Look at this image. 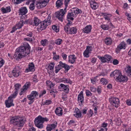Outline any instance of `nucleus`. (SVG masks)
Returning <instances> with one entry per match:
<instances>
[{
  "instance_id": "nucleus-1",
  "label": "nucleus",
  "mask_w": 131,
  "mask_h": 131,
  "mask_svg": "<svg viewBox=\"0 0 131 131\" xmlns=\"http://www.w3.org/2000/svg\"><path fill=\"white\" fill-rule=\"evenodd\" d=\"M30 47L27 43H25L23 46L16 49L14 56L17 60H19L25 57L30 52Z\"/></svg>"
},
{
  "instance_id": "nucleus-2",
  "label": "nucleus",
  "mask_w": 131,
  "mask_h": 131,
  "mask_svg": "<svg viewBox=\"0 0 131 131\" xmlns=\"http://www.w3.org/2000/svg\"><path fill=\"white\" fill-rule=\"evenodd\" d=\"M10 122L13 124L16 129H18L21 128L24 124L23 119L19 116L13 117L10 120Z\"/></svg>"
},
{
  "instance_id": "nucleus-3",
  "label": "nucleus",
  "mask_w": 131,
  "mask_h": 131,
  "mask_svg": "<svg viewBox=\"0 0 131 131\" xmlns=\"http://www.w3.org/2000/svg\"><path fill=\"white\" fill-rule=\"evenodd\" d=\"M48 119L46 118H43L40 115L37 117L34 121V123L35 126L38 128L41 129L43 127V124L44 122H47Z\"/></svg>"
},
{
  "instance_id": "nucleus-4",
  "label": "nucleus",
  "mask_w": 131,
  "mask_h": 131,
  "mask_svg": "<svg viewBox=\"0 0 131 131\" xmlns=\"http://www.w3.org/2000/svg\"><path fill=\"white\" fill-rule=\"evenodd\" d=\"M51 17L48 16L47 19H45L44 21L41 22L40 23V29L42 30L45 29L47 26L50 25L51 23V20H50Z\"/></svg>"
},
{
  "instance_id": "nucleus-5",
  "label": "nucleus",
  "mask_w": 131,
  "mask_h": 131,
  "mask_svg": "<svg viewBox=\"0 0 131 131\" xmlns=\"http://www.w3.org/2000/svg\"><path fill=\"white\" fill-rule=\"evenodd\" d=\"M67 7H65L64 10L62 9H61L59 11H58L55 13L56 17L61 22L63 21L64 15L67 12L66 8Z\"/></svg>"
},
{
  "instance_id": "nucleus-6",
  "label": "nucleus",
  "mask_w": 131,
  "mask_h": 131,
  "mask_svg": "<svg viewBox=\"0 0 131 131\" xmlns=\"http://www.w3.org/2000/svg\"><path fill=\"white\" fill-rule=\"evenodd\" d=\"M109 101L111 104L116 107H118L119 103V99L116 97H111L110 98Z\"/></svg>"
},
{
  "instance_id": "nucleus-7",
  "label": "nucleus",
  "mask_w": 131,
  "mask_h": 131,
  "mask_svg": "<svg viewBox=\"0 0 131 131\" xmlns=\"http://www.w3.org/2000/svg\"><path fill=\"white\" fill-rule=\"evenodd\" d=\"M13 96H12V95H11L8 97V100L5 101V103L7 107L9 108L12 106H14V104L13 103V100L12 99L15 98V97H14Z\"/></svg>"
},
{
  "instance_id": "nucleus-8",
  "label": "nucleus",
  "mask_w": 131,
  "mask_h": 131,
  "mask_svg": "<svg viewBox=\"0 0 131 131\" xmlns=\"http://www.w3.org/2000/svg\"><path fill=\"white\" fill-rule=\"evenodd\" d=\"M21 68L19 67L16 66L12 71L13 76L15 77H17L20 73Z\"/></svg>"
},
{
  "instance_id": "nucleus-9",
  "label": "nucleus",
  "mask_w": 131,
  "mask_h": 131,
  "mask_svg": "<svg viewBox=\"0 0 131 131\" xmlns=\"http://www.w3.org/2000/svg\"><path fill=\"white\" fill-rule=\"evenodd\" d=\"M59 64L58 65V67H61V68L62 69V68H64L65 72H67L70 68L69 66L65 63H63L61 61L59 62Z\"/></svg>"
},
{
  "instance_id": "nucleus-10",
  "label": "nucleus",
  "mask_w": 131,
  "mask_h": 131,
  "mask_svg": "<svg viewBox=\"0 0 131 131\" xmlns=\"http://www.w3.org/2000/svg\"><path fill=\"white\" fill-rule=\"evenodd\" d=\"M126 44L124 41L121 42L117 46L116 49V52H119L120 50L122 49H125L126 48Z\"/></svg>"
},
{
  "instance_id": "nucleus-11",
  "label": "nucleus",
  "mask_w": 131,
  "mask_h": 131,
  "mask_svg": "<svg viewBox=\"0 0 131 131\" xmlns=\"http://www.w3.org/2000/svg\"><path fill=\"white\" fill-rule=\"evenodd\" d=\"M121 73L119 70H115L111 73L110 75L111 77H114L115 78H116V80L119 78L120 75H121Z\"/></svg>"
},
{
  "instance_id": "nucleus-12",
  "label": "nucleus",
  "mask_w": 131,
  "mask_h": 131,
  "mask_svg": "<svg viewBox=\"0 0 131 131\" xmlns=\"http://www.w3.org/2000/svg\"><path fill=\"white\" fill-rule=\"evenodd\" d=\"M35 70L34 65L32 62L29 63L28 65V68L26 69L25 70L26 72L29 71H34Z\"/></svg>"
},
{
  "instance_id": "nucleus-13",
  "label": "nucleus",
  "mask_w": 131,
  "mask_h": 131,
  "mask_svg": "<svg viewBox=\"0 0 131 131\" xmlns=\"http://www.w3.org/2000/svg\"><path fill=\"white\" fill-rule=\"evenodd\" d=\"M128 78L127 77L125 76L122 75L121 74L118 78H117L116 80L117 81L120 82H126L127 81Z\"/></svg>"
},
{
  "instance_id": "nucleus-14",
  "label": "nucleus",
  "mask_w": 131,
  "mask_h": 131,
  "mask_svg": "<svg viewBox=\"0 0 131 131\" xmlns=\"http://www.w3.org/2000/svg\"><path fill=\"white\" fill-rule=\"evenodd\" d=\"M57 125V122L56 124H48L46 127L47 131H51V130L53 129L56 127Z\"/></svg>"
},
{
  "instance_id": "nucleus-15",
  "label": "nucleus",
  "mask_w": 131,
  "mask_h": 131,
  "mask_svg": "<svg viewBox=\"0 0 131 131\" xmlns=\"http://www.w3.org/2000/svg\"><path fill=\"white\" fill-rule=\"evenodd\" d=\"M27 12V9L26 7H21L19 10V15H25Z\"/></svg>"
},
{
  "instance_id": "nucleus-16",
  "label": "nucleus",
  "mask_w": 131,
  "mask_h": 131,
  "mask_svg": "<svg viewBox=\"0 0 131 131\" xmlns=\"http://www.w3.org/2000/svg\"><path fill=\"white\" fill-rule=\"evenodd\" d=\"M21 85L19 83H17L14 85V87L15 88V91L13 94L11 95L12 96H13L14 97H16L17 94L18 93V90H19V88L21 87Z\"/></svg>"
},
{
  "instance_id": "nucleus-17",
  "label": "nucleus",
  "mask_w": 131,
  "mask_h": 131,
  "mask_svg": "<svg viewBox=\"0 0 131 131\" xmlns=\"http://www.w3.org/2000/svg\"><path fill=\"white\" fill-rule=\"evenodd\" d=\"M90 2L91 7L92 9L95 10L98 7V4L94 1V0H90Z\"/></svg>"
},
{
  "instance_id": "nucleus-18",
  "label": "nucleus",
  "mask_w": 131,
  "mask_h": 131,
  "mask_svg": "<svg viewBox=\"0 0 131 131\" xmlns=\"http://www.w3.org/2000/svg\"><path fill=\"white\" fill-rule=\"evenodd\" d=\"M77 58L74 55H70L69 56L68 62L71 64L74 63Z\"/></svg>"
},
{
  "instance_id": "nucleus-19",
  "label": "nucleus",
  "mask_w": 131,
  "mask_h": 131,
  "mask_svg": "<svg viewBox=\"0 0 131 131\" xmlns=\"http://www.w3.org/2000/svg\"><path fill=\"white\" fill-rule=\"evenodd\" d=\"M60 88L63 89V91L66 93H68L69 91V86L68 85H66L63 84H61L60 85Z\"/></svg>"
},
{
  "instance_id": "nucleus-20",
  "label": "nucleus",
  "mask_w": 131,
  "mask_h": 131,
  "mask_svg": "<svg viewBox=\"0 0 131 131\" xmlns=\"http://www.w3.org/2000/svg\"><path fill=\"white\" fill-rule=\"evenodd\" d=\"M74 115L76 118H78L80 117L81 116V111L78 108H75L74 111Z\"/></svg>"
},
{
  "instance_id": "nucleus-21",
  "label": "nucleus",
  "mask_w": 131,
  "mask_h": 131,
  "mask_svg": "<svg viewBox=\"0 0 131 131\" xmlns=\"http://www.w3.org/2000/svg\"><path fill=\"white\" fill-rule=\"evenodd\" d=\"M30 85V83L29 82H27L25 83L24 85L23 86V88L21 90L20 92L19 93V94L21 95L22 94V93L23 92L25 91L29 88Z\"/></svg>"
},
{
  "instance_id": "nucleus-22",
  "label": "nucleus",
  "mask_w": 131,
  "mask_h": 131,
  "mask_svg": "<svg viewBox=\"0 0 131 131\" xmlns=\"http://www.w3.org/2000/svg\"><path fill=\"white\" fill-rule=\"evenodd\" d=\"M78 102L81 103V105H82V103L84 101V97L83 95V93L81 92L79 94L78 97ZM80 105H81V104H80Z\"/></svg>"
},
{
  "instance_id": "nucleus-23",
  "label": "nucleus",
  "mask_w": 131,
  "mask_h": 131,
  "mask_svg": "<svg viewBox=\"0 0 131 131\" xmlns=\"http://www.w3.org/2000/svg\"><path fill=\"white\" fill-rule=\"evenodd\" d=\"M71 12L73 13L74 15L79 14L81 13H82V11L81 10L77 8H72L71 10Z\"/></svg>"
},
{
  "instance_id": "nucleus-24",
  "label": "nucleus",
  "mask_w": 131,
  "mask_h": 131,
  "mask_svg": "<svg viewBox=\"0 0 131 131\" xmlns=\"http://www.w3.org/2000/svg\"><path fill=\"white\" fill-rule=\"evenodd\" d=\"M23 23L21 22H20L18 25H18H16L15 27H14L12 28V30L10 31V33H13L17 29H20L23 26Z\"/></svg>"
},
{
  "instance_id": "nucleus-25",
  "label": "nucleus",
  "mask_w": 131,
  "mask_h": 131,
  "mask_svg": "<svg viewBox=\"0 0 131 131\" xmlns=\"http://www.w3.org/2000/svg\"><path fill=\"white\" fill-rule=\"evenodd\" d=\"M92 28L91 26L90 25L87 26L83 29V31L85 33H88L91 31Z\"/></svg>"
},
{
  "instance_id": "nucleus-26",
  "label": "nucleus",
  "mask_w": 131,
  "mask_h": 131,
  "mask_svg": "<svg viewBox=\"0 0 131 131\" xmlns=\"http://www.w3.org/2000/svg\"><path fill=\"white\" fill-rule=\"evenodd\" d=\"M33 21L32 22V25H35L36 26H38L41 22L40 20L36 17L34 18Z\"/></svg>"
},
{
  "instance_id": "nucleus-27",
  "label": "nucleus",
  "mask_w": 131,
  "mask_h": 131,
  "mask_svg": "<svg viewBox=\"0 0 131 131\" xmlns=\"http://www.w3.org/2000/svg\"><path fill=\"white\" fill-rule=\"evenodd\" d=\"M55 113L58 116H61L62 114V110L60 107L57 108L55 111Z\"/></svg>"
},
{
  "instance_id": "nucleus-28",
  "label": "nucleus",
  "mask_w": 131,
  "mask_h": 131,
  "mask_svg": "<svg viewBox=\"0 0 131 131\" xmlns=\"http://www.w3.org/2000/svg\"><path fill=\"white\" fill-rule=\"evenodd\" d=\"M63 0H58L56 2V6L57 8H59L61 7L63 4L62 2Z\"/></svg>"
},
{
  "instance_id": "nucleus-29",
  "label": "nucleus",
  "mask_w": 131,
  "mask_h": 131,
  "mask_svg": "<svg viewBox=\"0 0 131 131\" xmlns=\"http://www.w3.org/2000/svg\"><path fill=\"white\" fill-rule=\"evenodd\" d=\"M75 16L73 13L71 12V13H69L67 15V19H69L71 20H73L74 19L73 17H75Z\"/></svg>"
},
{
  "instance_id": "nucleus-30",
  "label": "nucleus",
  "mask_w": 131,
  "mask_h": 131,
  "mask_svg": "<svg viewBox=\"0 0 131 131\" xmlns=\"http://www.w3.org/2000/svg\"><path fill=\"white\" fill-rule=\"evenodd\" d=\"M49 0H40V3H41L42 7H45L47 3H48Z\"/></svg>"
},
{
  "instance_id": "nucleus-31",
  "label": "nucleus",
  "mask_w": 131,
  "mask_h": 131,
  "mask_svg": "<svg viewBox=\"0 0 131 131\" xmlns=\"http://www.w3.org/2000/svg\"><path fill=\"white\" fill-rule=\"evenodd\" d=\"M125 71L128 75L130 77L131 76V66H128L125 69Z\"/></svg>"
},
{
  "instance_id": "nucleus-32",
  "label": "nucleus",
  "mask_w": 131,
  "mask_h": 131,
  "mask_svg": "<svg viewBox=\"0 0 131 131\" xmlns=\"http://www.w3.org/2000/svg\"><path fill=\"white\" fill-rule=\"evenodd\" d=\"M77 31V29L75 27H72L70 29V32L69 33L71 34H74L76 33Z\"/></svg>"
},
{
  "instance_id": "nucleus-33",
  "label": "nucleus",
  "mask_w": 131,
  "mask_h": 131,
  "mask_svg": "<svg viewBox=\"0 0 131 131\" xmlns=\"http://www.w3.org/2000/svg\"><path fill=\"white\" fill-rule=\"evenodd\" d=\"M102 14L104 15V18L105 20H110V19L109 17L111 16V15L106 14L105 13H103Z\"/></svg>"
},
{
  "instance_id": "nucleus-34",
  "label": "nucleus",
  "mask_w": 131,
  "mask_h": 131,
  "mask_svg": "<svg viewBox=\"0 0 131 131\" xmlns=\"http://www.w3.org/2000/svg\"><path fill=\"white\" fill-rule=\"evenodd\" d=\"M50 93L51 95H52L54 97H55L56 96L55 94H57L58 92L55 89H52L50 90Z\"/></svg>"
},
{
  "instance_id": "nucleus-35",
  "label": "nucleus",
  "mask_w": 131,
  "mask_h": 131,
  "mask_svg": "<svg viewBox=\"0 0 131 131\" xmlns=\"http://www.w3.org/2000/svg\"><path fill=\"white\" fill-rule=\"evenodd\" d=\"M114 121L115 122L116 124L118 125H120L121 124V119L119 118H116L114 119Z\"/></svg>"
},
{
  "instance_id": "nucleus-36",
  "label": "nucleus",
  "mask_w": 131,
  "mask_h": 131,
  "mask_svg": "<svg viewBox=\"0 0 131 131\" xmlns=\"http://www.w3.org/2000/svg\"><path fill=\"white\" fill-rule=\"evenodd\" d=\"M48 41L46 39L42 40L40 42L41 43L43 46H46L48 44Z\"/></svg>"
},
{
  "instance_id": "nucleus-37",
  "label": "nucleus",
  "mask_w": 131,
  "mask_h": 131,
  "mask_svg": "<svg viewBox=\"0 0 131 131\" xmlns=\"http://www.w3.org/2000/svg\"><path fill=\"white\" fill-rule=\"evenodd\" d=\"M101 28L104 30H108L109 29V27L108 25L103 24L100 26Z\"/></svg>"
},
{
  "instance_id": "nucleus-38",
  "label": "nucleus",
  "mask_w": 131,
  "mask_h": 131,
  "mask_svg": "<svg viewBox=\"0 0 131 131\" xmlns=\"http://www.w3.org/2000/svg\"><path fill=\"white\" fill-rule=\"evenodd\" d=\"M98 58L100 60L101 62L103 63H105L107 62L105 58V57L104 56L103 57H101L98 56H97Z\"/></svg>"
},
{
  "instance_id": "nucleus-39",
  "label": "nucleus",
  "mask_w": 131,
  "mask_h": 131,
  "mask_svg": "<svg viewBox=\"0 0 131 131\" xmlns=\"http://www.w3.org/2000/svg\"><path fill=\"white\" fill-rule=\"evenodd\" d=\"M105 42L107 45H110L111 43L112 40L110 38H106L105 40Z\"/></svg>"
},
{
  "instance_id": "nucleus-40",
  "label": "nucleus",
  "mask_w": 131,
  "mask_h": 131,
  "mask_svg": "<svg viewBox=\"0 0 131 131\" xmlns=\"http://www.w3.org/2000/svg\"><path fill=\"white\" fill-rule=\"evenodd\" d=\"M71 29V28L70 27V26H68V25H66L64 28L65 31L68 33H69V32H70Z\"/></svg>"
},
{
  "instance_id": "nucleus-41",
  "label": "nucleus",
  "mask_w": 131,
  "mask_h": 131,
  "mask_svg": "<svg viewBox=\"0 0 131 131\" xmlns=\"http://www.w3.org/2000/svg\"><path fill=\"white\" fill-rule=\"evenodd\" d=\"M104 56L107 62L108 63L110 61L111 59H112V57L110 55L108 54H105Z\"/></svg>"
},
{
  "instance_id": "nucleus-42",
  "label": "nucleus",
  "mask_w": 131,
  "mask_h": 131,
  "mask_svg": "<svg viewBox=\"0 0 131 131\" xmlns=\"http://www.w3.org/2000/svg\"><path fill=\"white\" fill-rule=\"evenodd\" d=\"M30 94L35 98L37 96H38V93L36 91H32L31 92Z\"/></svg>"
},
{
  "instance_id": "nucleus-43",
  "label": "nucleus",
  "mask_w": 131,
  "mask_h": 131,
  "mask_svg": "<svg viewBox=\"0 0 131 131\" xmlns=\"http://www.w3.org/2000/svg\"><path fill=\"white\" fill-rule=\"evenodd\" d=\"M36 3L35 6L37 7L38 8L40 9L42 8L41 3H40V1L38 2H37Z\"/></svg>"
},
{
  "instance_id": "nucleus-44",
  "label": "nucleus",
  "mask_w": 131,
  "mask_h": 131,
  "mask_svg": "<svg viewBox=\"0 0 131 131\" xmlns=\"http://www.w3.org/2000/svg\"><path fill=\"white\" fill-rule=\"evenodd\" d=\"M100 81L101 82H102V83H103V84L104 85L108 83L107 80L105 79L104 78H102Z\"/></svg>"
},
{
  "instance_id": "nucleus-45",
  "label": "nucleus",
  "mask_w": 131,
  "mask_h": 131,
  "mask_svg": "<svg viewBox=\"0 0 131 131\" xmlns=\"http://www.w3.org/2000/svg\"><path fill=\"white\" fill-rule=\"evenodd\" d=\"M62 40L60 39H58L56 40L55 42V43L57 45H60L62 43Z\"/></svg>"
},
{
  "instance_id": "nucleus-46",
  "label": "nucleus",
  "mask_w": 131,
  "mask_h": 131,
  "mask_svg": "<svg viewBox=\"0 0 131 131\" xmlns=\"http://www.w3.org/2000/svg\"><path fill=\"white\" fill-rule=\"evenodd\" d=\"M24 23L25 24L32 25V21L31 20H26L25 21Z\"/></svg>"
},
{
  "instance_id": "nucleus-47",
  "label": "nucleus",
  "mask_w": 131,
  "mask_h": 131,
  "mask_svg": "<svg viewBox=\"0 0 131 131\" xmlns=\"http://www.w3.org/2000/svg\"><path fill=\"white\" fill-rule=\"evenodd\" d=\"M52 101L51 100H46L44 103H43V105H49L51 104Z\"/></svg>"
},
{
  "instance_id": "nucleus-48",
  "label": "nucleus",
  "mask_w": 131,
  "mask_h": 131,
  "mask_svg": "<svg viewBox=\"0 0 131 131\" xmlns=\"http://www.w3.org/2000/svg\"><path fill=\"white\" fill-rule=\"evenodd\" d=\"M90 52L87 51L86 50H85L83 52V55L84 57L88 58L89 57V53Z\"/></svg>"
},
{
  "instance_id": "nucleus-49",
  "label": "nucleus",
  "mask_w": 131,
  "mask_h": 131,
  "mask_svg": "<svg viewBox=\"0 0 131 131\" xmlns=\"http://www.w3.org/2000/svg\"><path fill=\"white\" fill-rule=\"evenodd\" d=\"M50 64L49 66V68L50 70H53L54 66L55 64L54 63H50Z\"/></svg>"
},
{
  "instance_id": "nucleus-50",
  "label": "nucleus",
  "mask_w": 131,
  "mask_h": 131,
  "mask_svg": "<svg viewBox=\"0 0 131 131\" xmlns=\"http://www.w3.org/2000/svg\"><path fill=\"white\" fill-rule=\"evenodd\" d=\"M29 8L31 10H33L34 9L35 6L34 3H32L29 6Z\"/></svg>"
},
{
  "instance_id": "nucleus-51",
  "label": "nucleus",
  "mask_w": 131,
  "mask_h": 131,
  "mask_svg": "<svg viewBox=\"0 0 131 131\" xmlns=\"http://www.w3.org/2000/svg\"><path fill=\"white\" fill-rule=\"evenodd\" d=\"M24 1L23 0H12V1L15 4H18L20 3L22 1Z\"/></svg>"
},
{
  "instance_id": "nucleus-52",
  "label": "nucleus",
  "mask_w": 131,
  "mask_h": 131,
  "mask_svg": "<svg viewBox=\"0 0 131 131\" xmlns=\"http://www.w3.org/2000/svg\"><path fill=\"white\" fill-rule=\"evenodd\" d=\"M52 28L53 30L57 32L59 31V30L58 29L57 27L55 25H53L52 26Z\"/></svg>"
},
{
  "instance_id": "nucleus-53",
  "label": "nucleus",
  "mask_w": 131,
  "mask_h": 131,
  "mask_svg": "<svg viewBox=\"0 0 131 131\" xmlns=\"http://www.w3.org/2000/svg\"><path fill=\"white\" fill-rule=\"evenodd\" d=\"M27 97L28 100H29L34 101V100L35 99L34 97L30 94L28 95L27 96Z\"/></svg>"
},
{
  "instance_id": "nucleus-54",
  "label": "nucleus",
  "mask_w": 131,
  "mask_h": 131,
  "mask_svg": "<svg viewBox=\"0 0 131 131\" xmlns=\"http://www.w3.org/2000/svg\"><path fill=\"white\" fill-rule=\"evenodd\" d=\"M86 95L89 96H91L92 95V94L89 90H86Z\"/></svg>"
},
{
  "instance_id": "nucleus-55",
  "label": "nucleus",
  "mask_w": 131,
  "mask_h": 131,
  "mask_svg": "<svg viewBox=\"0 0 131 131\" xmlns=\"http://www.w3.org/2000/svg\"><path fill=\"white\" fill-rule=\"evenodd\" d=\"M63 81L64 83H69L71 84L72 83V81L69 79H66L65 80Z\"/></svg>"
},
{
  "instance_id": "nucleus-56",
  "label": "nucleus",
  "mask_w": 131,
  "mask_h": 131,
  "mask_svg": "<svg viewBox=\"0 0 131 131\" xmlns=\"http://www.w3.org/2000/svg\"><path fill=\"white\" fill-rule=\"evenodd\" d=\"M46 93V90H44L43 91H42L39 95V97H40L42 95L45 94Z\"/></svg>"
},
{
  "instance_id": "nucleus-57",
  "label": "nucleus",
  "mask_w": 131,
  "mask_h": 131,
  "mask_svg": "<svg viewBox=\"0 0 131 131\" xmlns=\"http://www.w3.org/2000/svg\"><path fill=\"white\" fill-rule=\"evenodd\" d=\"M92 48L91 46H88L86 47V50L87 51H88L89 52H90L92 50Z\"/></svg>"
},
{
  "instance_id": "nucleus-58",
  "label": "nucleus",
  "mask_w": 131,
  "mask_h": 131,
  "mask_svg": "<svg viewBox=\"0 0 131 131\" xmlns=\"http://www.w3.org/2000/svg\"><path fill=\"white\" fill-rule=\"evenodd\" d=\"M4 61L2 59H0V68L2 67L4 63Z\"/></svg>"
},
{
  "instance_id": "nucleus-59",
  "label": "nucleus",
  "mask_w": 131,
  "mask_h": 131,
  "mask_svg": "<svg viewBox=\"0 0 131 131\" xmlns=\"http://www.w3.org/2000/svg\"><path fill=\"white\" fill-rule=\"evenodd\" d=\"M118 63L119 61L117 59H115L113 61V63L114 65H117L118 64Z\"/></svg>"
},
{
  "instance_id": "nucleus-60",
  "label": "nucleus",
  "mask_w": 131,
  "mask_h": 131,
  "mask_svg": "<svg viewBox=\"0 0 131 131\" xmlns=\"http://www.w3.org/2000/svg\"><path fill=\"white\" fill-rule=\"evenodd\" d=\"M53 59L55 60H57L59 59V55H54L53 57Z\"/></svg>"
},
{
  "instance_id": "nucleus-61",
  "label": "nucleus",
  "mask_w": 131,
  "mask_h": 131,
  "mask_svg": "<svg viewBox=\"0 0 131 131\" xmlns=\"http://www.w3.org/2000/svg\"><path fill=\"white\" fill-rule=\"evenodd\" d=\"M70 1V0H65L64 3L65 7H67L68 3Z\"/></svg>"
},
{
  "instance_id": "nucleus-62",
  "label": "nucleus",
  "mask_w": 131,
  "mask_h": 131,
  "mask_svg": "<svg viewBox=\"0 0 131 131\" xmlns=\"http://www.w3.org/2000/svg\"><path fill=\"white\" fill-rule=\"evenodd\" d=\"M61 56L64 60L66 59L67 57V55L63 53H62Z\"/></svg>"
},
{
  "instance_id": "nucleus-63",
  "label": "nucleus",
  "mask_w": 131,
  "mask_h": 131,
  "mask_svg": "<svg viewBox=\"0 0 131 131\" xmlns=\"http://www.w3.org/2000/svg\"><path fill=\"white\" fill-rule=\"evenodd\" d=\"M5 9L7 13L10 12L11 11L10 7L9 6L7 7Z\"/></svg>"
},
{
  "instance_id": "nucleus-64",
  "label": "nucleus",
  "mask_w": 131,
  "mask_h": 131,
  "mask_svg": "<svg viewBox=\"0 0 131 131\" xmlns=\"http://www.w3.org/2000/svg\"><path fill=\"white\" fill-rule=\"evenodd\" d=\"M127 104L129 106H131V100H127L126 102Z\"/></svg>"
}]
</instances>
